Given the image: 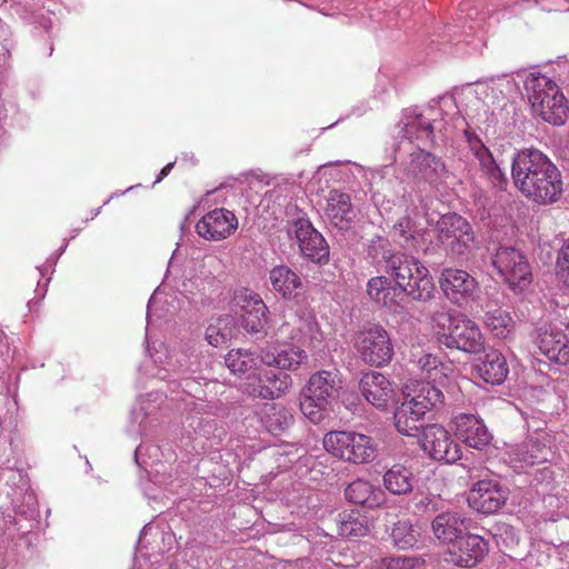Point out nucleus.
<instances>
[{
	"mask_svg": "<svg viewBox=\"0 0 569 569\" xmlns=\"http://www.w3.org/2000/svg\"><path fill=\"white\" fill-rule=\"evenodd\" d=\"M511 178L523 197L539 204L555 203L563 192L560 170L538 149H523L513 157Z\"/></svg>",
	"mask_w": 569,
	"mask_h": 569,
	"instance_id": "nucleus-1",
	"label": "nucleus"
},
{
	"mask_svg": "<svg viewBox=\"0 0 569 569\" xmlns=\"http://www.w3.org/2000/svg\"><path fill=\"white\" fill-rule=\"evenodd\" d=\"M386 272L392 278L396 288L415 301L428 302L436 296V286L428 268L416 257L397 252L388 257Z\"/></svg>",
	"mask_w": 569,
	"mask_h": 569,
	"instance_id": "nucleus-2",
	"label": "nucleus"
},
{
	"mask_svg": "<svg viewBox=\"0 0 569 569\" xmlns=\"http://www.w3.org/2000/svg\"><path fill=\"white\" fill-rule=\"evenodd\" d=\"M431 322L438 341L447 348L468 353L483 350L485 338L481 330L467 316L437 311L432 315Z\"/></svg>",
	"mask_w": 569,
	"mask_h": 569,
	"instance_id": "nucleus-3",
	"label": "nucleus"
},
{
	"mask_svg": "<svg viewBox=\"0 0 569 569\" xmlns=\"http://www.w3.org/2000/svg\"><path fill=\"white\" fill-rule=\"evenodd\" d=\"M528 100L533 112L553 126L565 123L568 106L558 84L540 73H531L525 82Z\"/></svg>",
	"mask_w": 569,
	"mask_h": 569,
	"instance_id": "nucleus-4",
	"label": "nucleus"
},
{
	"mask_svg": "<svg viewBox=\"0 0 569 569\" xmlns=\"http://www.w3.org/2000/svg\"><path fill=\"white\" fill-rule=\"evenodd\" d=\"M325 449L332 456L353 463L375 458L376 447L370 437L350 431H331L323 438Z\"/></svg>",
	"mask_w": 569,
	"mask_h": 569,
	"instance_id": "nucleus-5",
	"label": "nucleus"
},
{
	"mask_svg": "<svg viewBox=\"0 0 569 569\" xmlns=\"http://www.w3.org/2000/svg\"><path fill=\"white\" fill-rule=\"evenodd\" d=\"M491 263L513 291H522L531 283V268L519 250L512 247H500L492 257Z\"/></svg>",
	"mask_w": 569,
	"mask_h": 569,
	"instance_id": "nucleus-6",
	"label": "nucleus"
},
{
	"mask_svg": "<svg viewBox=\"0 0 569 569\" xmlns=\"http://www.w3.org/2000/svg\"><path fill=\"white\" fill-rule=\"evenodd\" d=\"M355 348L361 360L369 366H385L391 361L393 356L390 336L383 327L378 325L360 331Z\"/></svg>",
	"mask_w": 569,
	"mask_h": 569,
	"instance_id": "nucleus-7",
	"label": "nucleus"
},
{
	"mask_svg": "<svg viewBox=\"0 0 569 569\" xmlns=\"http://www.w3.org/2000/svg\"><path fill=\"white\" fill-rule=\"evenodd\" d=\"M288 236L297 241L303 258L320 266L329 262V246L308 219L299 218L292 221L288 227Z\"/></svg>",
	"mask_w": 569,
	"mask_h": 569,
	"instance_id": "nucleus-8",
	"label": "nucleus"
},
{
	"mask_svg": "<svg viewBox=\"0 0 569 569\" xmlns=\"http://www.w3.org/2000/svg\"><path fill=\"white\" fill-rule=\"evenodd\" d=\"M436 229L438 240L457 257L465 256L475 240L470 223L457 213L442 216Z\"/></svg>",
	"mask_w": 569,
	"mask_h": 569,
	"instance_id": "nucleus-9",
	"label": "nucleus"
},
{
	"mask_svg": "<svg viewBox=\"0 0 569 569\" xmlns=\"http://www.w3.org/2000/svg\"><path fill=\"white\" fill-rule=\"evenodd\" d=\"M420 446L430 458L438 461L453 463L461 457L460 446L447 429L437 423L422 428Z\"/></svg>",
	"mask_w": 569,
	"mask_h": 569,
	"instance_id": "nucleus-10",
	"label": "nucleus"
},
{
	"mask_svg": "<svg viewBox=\"0 0 569 569\" xmlns=\"http://www.w3.org/2000/svg\"><path fill=\"white\" fill-rule=\"evenodd\" d=\"M465 134L471 153L477 161L481 177L485 178L496 191H505L509 184V179L493 158L491 151L477 134L469 130H466Z\"/></svg>",
	"mask_w": 569,
	"mask_h": 569,
	"instance_id": "nucleus-11",
	"label": "nucleus"
},
{
	"mask_svg": "<svg viewBox=\"0 0 569 569\" xmlns=\"http://www.w3.org/2000/svg\"><path fill=\"white\" fill-rule=\"evenodd\" d=\"M507 499L508 491L498 480L482 479L472 486L468 502L473 510L490 515L499 511Z\"/></svg>",
	"mask_w": 569,
	"mask_h": 569,
	"instance_id": "nucleus-12",
	"label": "nucleus"
},
{
	"mask_svg": "<svg viewBox=\"0 0 569 569\" xmlns=\"http://www.w3.org/2000/svg\"><path fill=\"white\" fill-rule=\"evenodd\" d=\"M439 284L446 298L458 305L473 299L479 287L470 273L456 268H445L440 273Z\"/></svg>",
	"mask_w": 569,
	"mask_h": 569,
	"instance_id": "nucleus-13",
	"label": "nucleus"
},
{
	"mask_svg": "<svg viewBox=\"0 0 569 569\" xmlns=\"http://www.w3.org/2000/svg\"><path fill=\"white\" fill-rule=\"evenodd\" d=\"M236 303L240 307L241 326L250 333L267 335V312L268 308L261 297L248 289L241 290L236 295Z\"/></svg>",
	"mask_w": 569,
	"mask_h": 569,
	"instance_id": "nucleus-14",
	"label": "nucleus"
},
{
	"mask_svg": "<svg viewBox=\"0 0 569 569\" xmlns=\"http://www.w3.org/2000/svg\"><path fill=\"white\" fill-rule=\"evenodd\" d=\"M488 552L487 541L473 533H462L448 547V561L459 567L476 566Z\"/></svg>",
	"mask_w": 569,
	"mask_h": 569,
	"instance_id": "nucleus-15",
	"label": "nucleus"
},
{
	"mask_svg": "<svg viewBox=\"0 0 569 569\" xmlns=\"http://www.w3.org/2000/svg\"><path fill=\"white\" fill-rule=\"evenodd\" d=\"M238 228L236 214L224 208L209 211L196 224L197 233L210 241L226 239Z\"/></svg>",
	"mask_w": 569,
	"mask_h": 569,
	"instance_id": "nucleus-16",
	"label": "nucleus"
},
{
	"mask_svg": "<svg viewBox=\"0 0 569 569\" xmlns=\"http://www.w3.org/2000/svg\"><path fill=\"white\" fill-rule=\"evenodd\" d=\"M260 362L268 367H276L281 370H297L307 359L303 349L289 345H268L259 351Z\"/></svg>",
	"mask_w": 569,
	"mask_h": 569,
	"instance_id": "nucleus-17",
	"label": "nucleus"
},
{
	"mask_svg": "<svg viewBox=\"0 0 569 569\" xmlns=\"http://www.w3.org/2000/svg\"><path fill=\"white\" fill-rule=\"evenodd\" d=\"M536 343L549 361L560 366L569 365V338L563 331L555 327L538 329Z\"/></svg>",
	"mask_w": 569,
	"mask_h": 569,
	"instance_id": "nucleus-18",
	"label": "nucleus"
},
{
	"mask_svg": "<svg viewBox=\"0 0 569 569\" xmlns=\"http://www.w3.org/2000/svg\"><path fill=\"white\" fill-rule=\"evenodd\" d=\"M456 436L468 447L482 450L491 440V435L483 421L469 413H460L455 420Z\"/></svg>",
	"mask_w": 569,
	"mask_h": 569,
	"instance_id": "nucleus-19",
	"label": "nucleus"
},
{
	"mask_svg": "<svg viewBox=\"0 0 569 569\" xmlns=\"http://www.w3.org/2000/svg\"><path fill=\"white\" fill-rule=\"evenodd\" d=\"M506 455L512 468L521 469L547 461L550 449L539 440L530 438L522 443L510 446Z\"/></svg>",
	"mask_w": 569,
	"mask_h": 569,
	"instance_id": "nucleus-20",
	"label": "nucleus"
},
{
	"mask_svg": "<svg viewBox=\"0 0 569 569\" xmlns=\"http://www.w3.org/2000/svg\"><path fill=\"white\" fill-rule=\"evenodd\" d=\"M291 383V377L287 373L262 370L257 375V383L251 387L249 393L253 398L273 400L287 393Z\"/></svg>",
	"mask_w": 569,
	"mask_h": 569,
	"instance_id": "nucleus-21",
	"label": "nucleus"
},
{
	"mask_svg": "<svg viewBox=\"0 0 569 569\" xmlns=\"http://www.w3.org/2000/svg\"><path fill=\"white\" fill-rule=\"evenodd\" d=\"M359 390L365 399L376 408H386L393 393L391 382L378 371L363 373L359 381Z\"/></svg>",
	"mask_w": 569,
	"mask_h": 569,
	"instance_id": "nucleus-22",
	"label": "nucleus"
},
{
	"mask_svg": "<svg viewBox=\"0 0 569 569\" xmlns=\"http://www.w3.org/2000/svg\"><path fill=\"white\" fill-rule=\"evenodd\" d=\"M323 211L329 222L339 230L348 229L356 218L349 194L337 189L328 192Z\"/></svg>",
	"mask_w": 569,
	"mask_h": 569,
	"instance_id": "nucleus-23",
	"label": "nucleus"
},
{
	"mask_svg": "<svg viewBox=\"0 0 569 569\" xmlns=\"http://www.w3.org/2000/svg\"><path fill=\"white\" fill-rule=\"evenodd\" d=\"M278 330L281 336H287L293 341L308 343L317 339L318 323L316 317L310 311L300 309Z\"/></svg>",
	"mask_w": 569,
	"mask_h": 569,
	"instance_id": "nucleus-24",
	"label": "nucleus"
},
{
	"mask_svg": "<svg viewBox=\"0 0 569 569\" xmlns=\"http://www.w3.org/2000/svg\"><path fill=\"white\" fill-rule=\"evenodd\" d=\"M408 391L403 402L426 415L443 401L442 391L430 381H417Z\"/></svg>",
	"mask_w": 569,
	"mask_h": 569,
	"instance_id": "nucleus-25",
	"label": "nucleus"
},
{
	"mask_svg": "<svg viewBox=\"0 0 569 569\" xmlns=\"http://www.w3.org/2000/svg\"><path fill=\"white\" fill-rule=\"evenodd\" d=\"M473 368L485 382L491 385H501L509 373L506 357L493 348L485 350Z\"/></svg>",
	"mask_w": 569,
	"mask_h": 569,
	"instance_id": "nucleus-26",
	"label": "nucleus"
},
{
	"mask_svg": "<svg viewBox=\"0 0 569 569\" xmlns=\"http://www.w3.org/2000/svg\"><path fill=\"white\" fill-rule=\"evenodd\" d=\"M341 383L340 373L337 369L320 370L309 378L303 391L313 396L318 401L330 405L331 400L338 396Z\"/></svg>",
	"mask_w": 569,
	"mask_h": 569,
	"instance_id": "nucleus-27",
	"label": "nucleus"
},
{
	"mask_svg": "<svg viewBox=\"0 0 569 569\" xmlns=\"http://www.w3.org/2000/svg\"><path fill=\"white\" fill-rule=\"evenodd\" d=\"M406 170L415 179L433 182L443 172L445 164L441 159L419 149L410 154Z\"/></svg>",
	"mask_w": 569,
	"mask_h": 569,
	"instance_id": "nucleus-28",
	"label": "nucleus"
},
{
	"mask_svg": "<svg viewBox=\"0 0 569 569\" xmlns=\"http://www.w3.org/2000/svg\"><path fill=\"white\" fill-rule=\"evenodd\" d=\"M465 520L457 511H443L432 520L431 530L438 540L450 546L463 533Z\"/></svg>",
	"mask_w": 569,
	"mask_h": 569,
	"instance_id": "nucleus-29",
	"label": "nucleus"
},
{
	"mask_svg": "<svg viewBox=\"0 0 569 569\" xmlns=\"http://www.w3.org/2000/svg\"><path fill=\"white\" fill-rule=\"evenodd\" d=\"M269 280L272 289L283 299L296 298L298 290L302 289L300 276L286 264L273 267L269 272Z\"/></svg>",
	"mask_w": 569,
	"mask_h": 569,
	"instance_id": "nucleus-30",
	"label": "nucleus"
},
{
	"mask_svg": "<svg viewBox=\"0 0 569 569\" xmlns=\"http://www.w3.org/2000/svg\"><path fill=\"white\" fill-rule=\"evenodd\" d=\"M410 362L417 367L421 376L431 383H443L452 371V366L442 362L431 353H412Z\"/></svg>",
	"mask_w": 569,
	"mask_h": 569,
	"instance_id": "nucleus-31",
	"label": "nucleus"
},
{
	"mask_svg": "<svg viewBox=\"0 0 569 569\" xmlns=\"http://www.w3.org/2000/svg\"><path fill=\"white\" fill-rule=\"evenodd\" d=\"M345 495L350 502L368 508L378 507L385 500L382 490L363 479L352 481L346 488Z\"/></svg>",
	"mask_w": 569,
	"mask_h": 569,
	"instance_id": "nucleus-32",
	"label": "nucleus"
},
{
	"mask_svg": "<svg viewBox=\"0 0 569 569\" xmlns=\"http://www.w3.org/2000/svg\"><path fill=\"white\" fill-rule=\"evenodd\" d=\"M224 361L232 373L247 378L257 376L258 366L262 365L259 353L256 355L247 349L230 350Z\"/></svg>",
	"mask_w": 569,
	"mask_h": 569,
	"instance_id": "nucleus-33",
	"label": "nucleus"
},
{
	"mask_svg": "<svg viewBox=\"0 0 569 569\" xmlns=\"http://www.w3.org/2000/svg\"><path fill=\"white\" fill-rule=\"evenodd\" d=\"M425 416L402 401L393 413L395 426L401 435L416 437L423 427Z\"/></svg>",
	"mask_w": 569,
	"mask_h": 569,
	"instance_id": "nucleus-34",
	"label": "nucleus"
},
{
	"mask_svg": "<svg viewBox=\"0 0 569 569\" xmlns=\"http://www.w3.org/2000/svg\"><path fill=\"white\" fill-rule=\"evenodd\" d=\"M413 475L402 465H395L383 475L385 488L393 495H407L413 488Z\"/></svg>",
	"mask_w": 569,
	"mask_h": 569,
	"instance_id": "nucleus-35",
	"label": "nucleus"
},
{
	"mask_svg": "<svg viewBox=\"0 0 569 569\" xmlns=\"http://www.w3.org/2000/svg\"><path fill=\"white\" fill-rule=\"evenodd\" d=\"M262 422L272 435H280L293 423L292 413L280 403H269L264 407Z\"/></svg>",
	"mask_w": 569,
	"mask_h": 569,
	"instance_id": "nucleus-36",
	"label": "nucleus"
},
{
	"mask_svg": "<svg viewBox=\"0 0 569 569\" xmlns=\"http://www.w3.org/2000/svg\"><path fill=\"white\" fill-rule=\"evenodd\" d=\"M396 292L397 288L383 276L373 277L367 283V293L370 299L388 309L397 307Z\"/></svg>",
	"mask_w": 569,
	"mask_h": 569,
	"instance_id": "nucleus-37",
	"label": "nucleus"
},
{
	"mask_svg": "<svg viewBox=\"0 0 569 569\" xmlns=\"http://www.w3.org/2000/svg\"><path fill=\"white\" fill-rule=\"evenodd\" d=\"M485 325L498 338L507 337L515 328V321L509 312L501 309L488 311Z\"/></svg>",
	"mask_w": 569,
	"mask_h": 569,
	"instance_id": "nucleus-38",
	"label": "nucleus"
},
{
	"mask_svg": "<svg viewBox=\"0 0 569 569\" xmlns=\"http://www.w3.org/2000/svg\"><path fill=\"white\" fill-rule=\"evenodd\" d=\"M329 403L318 401L313 396L303 391L300 401L301 412L313 423L321 422L328 413Z\"/></svg>",
	"mask_w": 569,
	"mask_h": 569,
	"instance_id": "nucleus-39",
	"label": "nucleus"
},
{
	"mask_svg": "<svg viewBox=\"0 0 569 569\" xmlns=\"http://www.w3.org/2000/svg\"><path fill=\"white\" fill-rule=\"evenodd\" d=\"M391 537L398 548L406 549L416 545L418 531L409 521L400 520L395 523Z\"/></svg>",
	"mask_w": 569,
	"mask_h": 569,
	"instance_id": "nucleus-40",
	"label": "nucleus"
},
{
	"mask_svg": "<svg viewBox=\"0 0 569 569\" xmlns=\"http://www.w3.org/2000/svg\"><path fill=\"white\" fill-rule=\"evenodd\" d=\"M368 527L363 521L352 513H345L340 516L338 533L345 538H359L366 536Z\"/></svg>",
	"mask_w": 569,
	"mask_h": 569,
	"instance_id": "nucleus-41",
	"label": "nucleus"
},
{
	"mask_svg": "<svg viewBox=\"0 0 569 569\" xmlns=\"http://www.w3.org/2000/svg\"><path fill=\"white\" fill-rule=\"evenodd\" d=\"M416 226L412 219L408 216L400 218L395 223L392 229V236L402 247H410L411 241L415 239Z\"/></svg>",
	"mask_w": 569,
	"mask_h": 569,
	"instance_id": "nucleus-42",
	"label": "nucleus"
},
{
	"mask_svg": "<svg viewBox=\"0 0 569 569\" xmlns=\"http://www.w3.org/2000/svg\"><path fill=\"white\" fill-rule=\"evenodd\" d=\"M396 253L392 251L389 240L381 236L373 237L368 246V254L378 263L383 262L385 266L387 264L388 257Z\"/></svg>",
	"mask_w": 569,
	"mask_h": 569,
	"instance_id": "nucleus-43",
	"label": "nucleus"
},
{
	"mask_svg": "<svg viewBox=\"0 0 569 569\" xmlns=\"http://www.w3.org/2000/svg\"><path fill=\"white\" fill-rule=\"evenodd\" d=\"M555 271L558 280L569 290V238L558 251Z\"/></svg>",
	"mask_w": 569,
	"mask_h": 569,
	"instance_id": "nucleus-44",
	"label": "nucleus"
},
{
	"mask_svg": "<svg viewBox=\"0 0 569 569\" xmlns=\"http://www.w3.org/2000/svg\"><path fill=\"white\" fill-rule=\"evenodd\" d=\"M419 560L409 556H392L378 561L373 569H416Z\"/></svg>",
	"mask_w": 569,
	"mask_h": 569,
	"instance_id": "nucleus-45",
	"label": "nucleus"
},
{
	"mask_svg": "<svg viewBox=\"0 0 569 569\" xmlns=\"http://www.w3.org/2000/svg\"><path fill=\"white\" fill-rule=\"evenodd\" d=\"M200 273L204 279L214 278L221 268V260L216 256H206L200 261Z\"/></svg>",
	"mask_w": 569,
	"mask_h": 569,
	"instance_id": "nucleus-46",
	"label": "nucleus"
},
{
	"mask_svg": "<svg viewBox=\"0 0 569 569\" xmlns=\"http://www.w3.org/2000/svg\"><path fill=\"white\" fill-rule=\"evenodd\" d=\"M227 336L220 331L217 326H209L206 331V339L209 345L218 347L226 341Z\"/></svg>",
	"mask_w": 569,
	"mask_h": 569,
	"instance_id": "nucleus-47",
	"label": "nucleus"
},
{
	"mask_svg": "<svg viewBox=\"0 0 569 569\" xmlns=\"http://www.w3.org/2000/svg\"><path fill=\"white\" fill-rule=\"evenodd\" d=\"M413 126H417L419 129H421L426 133L427 138L431 137V134L433 132L432 123L430 122L429 119H426L422 116H419L417 118V121H416V123H413Z\"/></svg>",
	"mask_w": 569,
	"mask_h": 569,
	"instance_id": "nucleus-48",
	"label": "nucleus"
},
{
	"mask_svg": "<svg viewBox=\"0 0 569 569\" xmlns=\"http://www.w3.org/2000/svg\"><path fill=\"white\" fill-rule=\"evenodd\" d=\"M172 168H173L172 162L164 166L160 171L157 182L161 181L166 176H168Z\"/></svg>",
	"mask_w": 569,
	"mask_h": 569,
	"instance_id": "nucleus-49",
	"label": "nucleus"
},
{
	"mask_svg": "<svg viewBox=\"0 0 569 569\" xmlns=\"http://www.w3.org/2000/svg\"><path fill=\"white\" fill-rule=\"evenodd\" d=\"M567 329L569 330V320H568V323H567Z\"/></svg>",
	"mask_w": 569,
	"mask_h": 569,
	"instance_id": "nucleus-50",
	"label": "nucleus"
}]
</instances>
